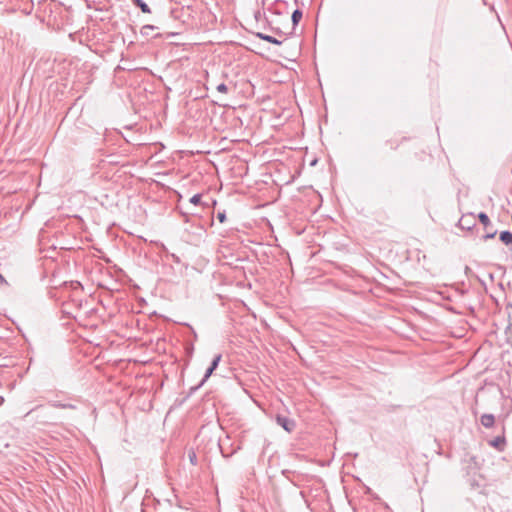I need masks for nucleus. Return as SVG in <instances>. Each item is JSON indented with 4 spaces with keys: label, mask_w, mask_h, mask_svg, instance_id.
<instances>
[{
    "label": "nucleus",
    "mask_w": 512,
    "mask_h": 512,
    "mask_svg": "<svg viewBox=\"0 0 512 512\" xmlns=\"http://www.w3.org/2000/svg\"><path fill=\"white\" fill-rule=\"evenodd\" d=\"M124 128L130 129V128H132V126L131 125H126Z\"/></svg>",
    "instance_id": "obj_26"
},
{
    "label": "nucleus",
    "mask_w": 512,
    "mask_h": 512,
    "mask_svg": "<svg viewBox=\"0 0 512 512\" xmlns=\"http://www.w3.org/2000/svg\"><path fill=\"white\" fill-rule=\"evenodd\" d=\"M216 90L219 93L227 94L228 92L231 91V87L225 83H220L216 86Z\"/></svg>",
    "instance_id": "obj_13"
},
{
    "label": "nucleus",
    "mask_w": 512,
    "mask_h": 512,
    "mask_svg": "<svg viewBox=\"0 0 512 512\" xmlns=\"http://www.w3.org/2000/svg\"><path fill=\"white\" fill-rule=\"evenodd\" d=\"M8 285L7 280L3 277V275L0 273V286Z\"/></svg>",
    "instance_id": "obj_18"
},
{
    "label": "nucleus",
    "mask_w": 512,
    "mask_h": 512,
    "mask_svg": "<svg viewBox=\"0 0 512 512\" xmlns=\"http://www.w3.org/2000/svg\"><path fill=\"white\" fill-rule=\"evenodd\" d=\"M70 289L73 292V296L70 302L76 307L80 308L82 305L83 286L77 280L66 281V290Z\"/></svg>",
    "instance_id": "obj_1"
},
{
    "label": "nucleus",
    "mask_w": 512,
    "mask_h": 512,
    "mask_svg": "<svg viewBox=\"0 0 512 512\" xmlns=\"http://www.w3.org/2000/svg\"><path fill=\"white\" fill-rule=\"evenodd\" d=\"M260 16H261V12H260V11H257V12L255 13V18L258 20Z\"/></svg>",
    "instance_id": "obj_22"
},
{
    "label": "nucleus",
    "mask_w": 512,
    "mask_h": 512,
    "mask_svg": "<svg viewBox=\"0 0 512 512\" xmlns=\"http://www.w3.org/2000/svg\"><path fill=\"white\" fill-rule=\"evenodd\" d=\"M63 249H64L63 247H60V251H59V254H60V255L62 254V250H63Z\"/></svg>",
    "instance_id": "obj_27"
},
{
    "label": "nucleus",
    "mask_w": 512,
    "mask_h": 512,
    "mask_svg": "<svg viewBox=\"0 0 512 512\" xmlns=\"http://www.w3.org/2000/svg\"><path fill=\"white\" fill-rule=\"evenodd\" d=\"M65 315H66V317H68V316L72 315V313L70 311H66Z\"/></svg>",
    "instance_id": "obj_24"
},
{
    "label": "nucleus",
    "mask_w": 512,
    "mask_h": 512,
    "mask_svg": "<svg viewBox=\"0 0 512 512\" xmlns=\"http://www.w3.org/2000/svg\"><path fill=\"white\" fill-rule=\"evenodd\" d=\"M217 219L219 220L220 223H224L225 220H226V214L225 212H218L217 213Z\"/></svg>",
    "instance_id": "obj_17"
},
{
    "label": "nucleus",
    "mask_w": 512,
    "mask_h": 512,
    "mask_svg": "<svg viewBox=\"0 0 512 512\" xmlns=\"http://www.w3.org/2000/svg\"><path fill=\"white\" fill-rule=\"evenodd\" d=\"M190 460L193 464H195V460H196V455L193 453V455H190Z\"/></svg>",
    "instance_id": "obj_21"
},
{
    "label": "nucleus",
    "mask_w": 512,
    "mask_h": 512,
    "mask_svg": "<svg viewBox=\"0 0 512 512\" xmlns=\"http://www.w3.org/2000/svg\"><path fill=\"white\" fill-rule=\"evenodd\" d=\"M66 218H75V219H77L79 222L81 221V218H80L78 215H76V214H73V215H72V214H67V213H66Z\"/></svg>",
    "instance_id": "obj_19"
},
{
    "label": "nucleus",
    "mask_w": 512,
    "mask_h": 512,
    "mask_svg": "<svg viewBox=\"0 0 512 512\" xmlns=\"http://www.w3.org/2000/svg\"><path fill=\"white\" fill-rule=\"evenodd\" d=\"M65 407H66V408H67V407H71V408H73L74 406H72V405H70V404H65Z\"/></svg>",
    "instance_id": "obj_25"
},
{
    "label": "nucleus",
    "mask_w": 512,
    "mask_h": 512,
    "mask_svg": "<svg viewBox=\"0 0 512 512\" xmlns=\"http://www.w3.org/2000/svg\"><path fill=\"white\" fill-rule=\"evenodd\" d=\"M110 132H114V134L122 139H124L127 143H131L133 145H137V146H141V145H144L143 142H140L136 139L134 140H131V139H128L125 135L121 134L119 130H110Z\"/></svg>",
    "instance_id": "obj_9"
},
{
    "label": "nucleus",
    "mask_w": 512,
    "mask_h": 512,
    "mask_svg": "<svg viewBox=\"0 0 512 512\" xmlns=\"http://www.w3.org/2000/svg\"><path fill=\"white\" fill-rule=\"evenodd\" d=\"M459 225L462 227V228H467V229H470L471 227L470 226H465L464 224V218H461L460 221H459Z\"/></svg>",
    "instance_id": "obj_20"
},
{
    "label": "nucleus",
    "mask_w": 512,
    "mask_h": 512,
    "mask_svg": "<svg viewBox=\"0 0 512 512\" xmlns=\"http://www.w3.org/2000/svg\"><path fill=\"white\" fill-rule=\"evenodd\" d=\"M255 36L263 41H266L268 43H271V44H275V45H281L282 44V41L278 40L277 38L271 36V35H268V34H264L262 32H256L254 33Z\"/></svg>",
    "instance_id": "obj_6"
},
{
    "label": "nucleus",
    "mask_w": 512,
    "mask_h": 512,
    "mask_svg": "<svg viewBox=\"0 0 512 512\" xmlns=\"http://www.w3.org/2000/svg\"><path fill=\"white\" fill-rule=\"evenodd\" d=\"M133 4L138 7L143 13H151L150 7L143 0H132Z\"/></svg>",
    "instance_id": "obj_10"
},
{
    "label": "nucleus",
    "mask_w": 512,
    "mask_h": 512,
    "mask_svg": "<svg viewBox=\"0 0 512 512\" xmlns=\"http://www.w3.org/2000/svg\"><path fill=\"white\" fill-rule=\"evenodd\" d=\"M276 423L288 433H291L296 427V423L293 419L280 414L276 415Z\"/></svg>",
    "instance_id": "obj_3"
},
{
    "label": "nucleus",
    "mask_w": 512,
    "mask_h": 512,
    "mask_svg": "<svg viewBox=\"0 0 512 512\" xmlns=\"http://www.w3.org/2000/svg\"><path fill=\"white\" fill-rule=\"evenodd\" d=\"M499 239L507 246H512V232L502 231L499 235Z\"/></svg>",
    "instance_id": "obj_8"
},
{
    "label": "nucleus",
    "mask_w": 512,
    "mask_h": 512,
    "mask_svg": "<svg viewBox=\"0 0 512 512\" xmlns=\"http://www.w3.org/2000/svg\"><path fill=\"white\" fill-rule=\"evenodd\" d=\"M154 29H155V26H153V25H145L141 29V34L142 35H149V32L154 30Z\"/></svg>",
    "instance_id": "obj_15"
},
{
    "label": "nucleus",
    "mask_w": 512,
    "mask_h": 512,
    "mask_svg": "<svg viewBox=\"0 0 512 512\" xmlns=\"http://www.w3.org/2000/svg\"><path fill=\"white\" fill-rule=\"evenodd\" d=\"M480 422L485 428H492L495 424V416L489 413L483 414Z\"/></svg>",
    "instance_id": "obj_5"
},
{
    "label": "nucleus",
    "mask_w": 512,
    "mask_h": 512,
    "mask_svg": "<svg viewBox=\"0 0 512 512\" xmlns=\"http://www.w3.org/2000/svg\"><path fill=\"white\" fill-rule=\"evenodd\" d=\"M478 218L486 230V233L482 236L483 241H487L488 239L494 238L497 234V231L490 228L491 221H490L488 215L485 212H480L478 214Z\"/></svg>",
    "instance_id": "obj_2"
},
{
    "label": "nucleus",
    "mask_w": 512,
    "mask_h": 512,
    "mask_svg": "<svg viewBox=\"0 0 512 512\" xmlns=\"http://www.w3.org/2000/svg\"><path fill=\"white\" fill-rule=\"evenodd\" d=\"M231 137H232V139H231L232 141H242V139H240V138H236L234 136H231Z\"/></svg>",
    "instance_id": "obj_23"
},
{
    "label": "nucleus",
    "mask_w": 512,
    "mask_h": 512,
    "mask_svg": "<svg viewBox=\"0 0 512 512\" xmlns=\"http://www.w3.org/2000/svg\"><path fill=\"white\" fill-rule=\"evenodd\" d=\"M59 273H60V271H54L53 274H52L51 284H52L53 288H58V287H61L63 285V283L60 282V280L58 279V274Z\"/></svg>",
    "instance_id": "obj_12"
},
{
    "label": "nucleus",
    "mask_w": 512,
    "mask_h": 512,
    "mask_svg": "<svg viewBox=\"0 0 512 512\" xmlns=\"http://www.w3.org/2000/svg\"><path fill=\"white\" fill-rule=\"evenodd\" d=\"M215 370L212 369L210 366L208 367V369L206 370L205 374H204V377L203 379L200 381V383L197 385V386H194V387H191L190 388V392L189 394H193L195 391H197L208 379L209 377L213 374Z\"/></svg>",
    "instance_id": "obj_7"
},
{
    "label": "nucleus",
    "mask_w": 512,
    "mask_h": 512,
    "mask_svg": "<svg viewBox=\"0 0 512 512\" xmlns=\"http://www.w3.org/2000/svg\"><path fill=\"white\" fill-rule=\"evenodd\" d=\"M221 358H222V355L221 354H217L214 359L212 360L211 364H210V367L214 370H216V368L218 367L220 361H221Z\"/></svg>",
    "instance_id": "obj_14"
},
{
    "label": "nucleus",
    "mask_w": 512,
    "mask_h": 512,
    "mask_svg": "<svg viewBox=\"0 0 512 512\" xmlns=\"http://www.w3.org/2000/svg\"><path fill=\"white\" fill-rule=\"evenodd\" d=\"M201 198H202L201 194H195L190 198V203H192L194 205H198L201 202Z\"/></svg>",
    "instance_id": "obj_16"
},
{
    "label": "nucleus",
    "mask_w": 512,
    "mask_h": 512,
    "mask_svg": "<svg viewBox=\"0 0 512 512\" xmlns=\"http://www.w3.org/2000/svg\"><path fill=\"white\" fill-rule=\"evenodd\" d=\"M303 13L300 9H295L292 13L291 20L293 27H296L300 20L302 19Z\"/></svg>",
    "instance_id": "obj_11"
},
{
    "label": "nucleus",
    "mask_w": 512,
    "mask_h": 512,
    "mask_svg": "<svg viewBox=\"0 0 512 512\" xmlns=\"http://www.w3.org/2000/svg\"><path fill=\"white\" fill-rule=\"evenodd\" d=\"M489 445L499 452H503L506 448V438L504 433L490 440Z\"/></svg>",
    "instance_id": "obj_4"
}]
</instances>
